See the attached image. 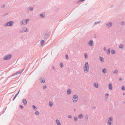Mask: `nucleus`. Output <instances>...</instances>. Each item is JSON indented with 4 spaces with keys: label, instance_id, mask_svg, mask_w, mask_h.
<instances>
[{
    "label": "nucleus",
    "instance_id": "obj_1",
    "mask_svg": "<svg viewBox=\"0 0 125 125\" xmlns=\"http://www.w3.org/2000/svg\"><path fill=\"white\" fill-rule=\"evenodd\" d=\"M83 70L85 73H87L89 70V68L88 63L87 62H86L83 66Z\"/></svg>",
    "mask_w": 125,
    "mask_h": 125
},
{
    "label": "nucleus",
    "instance_id": "obj_2",
    "mask_svg": "<svg viewBox=\"0 0 125 125\" xmlns=\"http://www.w3.org/2000/svg\"><path fill=\"white\" fill-rule=\"evenodd\" d=\"M78 96L76 94H75L73 95L72 100L73 102L75 103L78 100Z\"/></svg>",
    "mask_w": 125,
    "mask_h": 125
},
{
    "label": "nucleus",
    "instance_id": "obj_3",
    "mask_svg": "<svg viewBox=\"0 0 125 125\" xmlns=\"http://www.w3.org/2000/svg\"><path fill=\"white\" fill-rule=\"evenodd\" d=\"M50 36V35L49 33L48 32H46L43 36V39L45 40H46L49 38Z\"/></svg>",
    "mask_w": 125,
    "mask_h": 125
},
{
    "label": "nucleus",
    "instance_id": "obj_4",
    "mask_svg": "<svg viewBox=\"0 0 125 125\" xmlns=\"http://www.w3.org/2000/svg\"><path fill=\"white\" fill-rule=\"evenodd\" d=\"M13 23V22L12 21H10L9 22H7L4 25V26L6 27L7 26H11Z\"/></svg>",
    "mask_w": 125,
    "mask_h": 125
},
{
    "label": "nucleus",
    "instance_id": "obj_5",
    "mask_svg": "<svg viewBox=\"0 0 125 125\" xmlns=\"http://www.w3.org/2000/svg\"><path fill=\"white\" fill-rule=\"evenodd\" d=\"M11 57L12 55L11 54L7 55L3 59L5 60H9L11 58Z\"/></svg>",
    "mask_w": 125,
    "mask_h": 125
},
{
    "label": "nucleus",
    "instance_id": "obj_6",
    "mask_svg": "<svg viewBox=\"0 0 125 125\" xmlns=\"http://www.w3.org/2000/svg\"><path fill=\"white\" fill-rule=\"evenodd\" d=\"M106 27L109 29L112 26V23L111 22H106L105 23Z\"/></svg>",
    "mask_w": 125,
    "mask_h": 125
},
{
    "label": "nucleus",
    "instance_id": "obj_7",
    "mask_svg": "<svg viewBox=\"0 0 125 125\" xmlns=\"http://www.w3.org/2000/svg\"><path fill=\"white\" fill-rule=\"evenodd\" d=\"M113 120L112 117H110L108 119L107 124L108 125H111L113 122Z\"/></svg>",
    "mask_w": 125,
    "mask_h": 125
},
{
    "label": "nucleus",
    "instance_id": "obj_8",
    "mask_svg": "<svg viewBox=\"0 0 125 125\" xmlns=\"http://www.w3.org/2000/svg\"><path fill=\"white\" fill-rule=\"evenodd\" d=\"M24 69H23L22 71H18L16 72L14 74H12V76L15 75H16L17 74H19L21 73Z\"/></svg>",
    "mask_w": 125,
    "mask_h": 125
},
{
    "label": "nucleus",
    "instance_id": "obj_9",
    "mask_svg": "<svg viewBox=\"0 0 125 125\" xmlns=\"http://www.w3.org/2000/svg\"><path fill=\"white\" fill-rule=\"evenodd\" d=\"M40 81L42 83H44L45 82L44 79L43 78H41L40 80Z\"/></svg>",
    "mask_w": 125,
    "mask_h": 125
},
{
    "label": "nucleus",
    "instance_id": "obj_10",
    "mask_svg": "<svg viewBox=\"0 0 125 125\" xmlns=\"http://www.w3.org/2000/svg\"><path fill=\"white\" fill-rule=\"evenodd\" d=\"M93 41L91 40L90 41L88 42V44L90 46H92L93 45Z\"/></svg>",
    "mask_w": 125,
    "mask_h": 125
},
{
    "label": "nucleus",
    "instance_id": "obj_11",
    "mask_svg": "<svg viewBox=\"0 0 125 125\" xmlns=\"http://www.w3.org/2000/svg\"><path fill=\"white\" fill-rule=\"evenodd\" d=\"M22 103L24 105H25L27 104V101L25 99H24L22 101Z\"/></svg>",
    "mask_w": 125,
    "mask_h": 125
},
{
    "label": "nucleus",
    "instance_id": "obj_12",
    "mask_svg": "<svg viewBox=\"0 0 125 125\" xmlns=\"http://www.w3.org/2000/svg\"><path fill=\"white\" fill-rule=\"evenodd\" d=\"M21 25H25L26 24V23L25 21L24 20H23L21 21Z\"/></svg>",
    "mask_w": 125,
    "mask_h": 125
},
{
    "label": "nucleus",
    "instance_id": "obj_13",
    "mask_svg": "<svg viewBox=\"0 0 125 125\" xmlns=\"http://www.w3.org/2000/svg\"><path fill=\"white\" fill-rule=\"evenodd\" d=\"M94 86L96 88H98V83H94Z\"/></svg>",
    "mask_w": 125,
    "mask_h": 125
},
{
    "label": "nucleus",
    "instance_id": "obj_14",
    "mask_svg": "<svg viewBox=\"0 0 125 125\" xmlns=\"http://www.w3.org/2000/svg\"><path fill=\"white\" fill-rule=\"evenodd\" d=\"M109 90H112V86L111 83H110L109 84Z\"/></svg>",
    "mask_w": 125,
    "mask_h": 125
},
{
    "label": "nucleus",
    "instance_id": "obj_15",
    "mask_svg": "<svg viewBox=\"0 0 125 125\" xmlns=\"http://www.w3.org/2000/svg\"><path fill=\"white\" fill-rule=\"evenodd\" d=\"M55 121L57 125H61L60 122L58 119H56Z\"/></svg>",
    "mask_w": 125,
    "mask_h": 125
},
{
    "label": "nucleus",
    "instance_id": "obj_16",
    "mask_svg": "<svg viewBox=\"0 0 125 125\" xmlns=\"http://www.w3.org/2000/svg\"><path fill=\"white\" fill-rule=\"evenodd\" d=\"M45 43V41L43 40H42L41 41V44L42 46H43Z\"/></svg>",
    "mask_w": 125,
    "mask_h": 125
},
{
    "label": "nucleus",
    "instance_id": "obj_17",
    "mask_svg": "<svg viewBox=\"0 0 125 125\" xmlns=\"http://www.w3.org/2000/svg\"><path fill=\"white\" fill-rule=\"evenodd\" d=\"M78 117L80 119H82L83 118V116L82 114H80L78 116Z\"/></svg>",
    "mask_w": 125,
    "mask_h": 125
},
{
    "label": "nucleus",
    "instance_id": "obj_18",
    "mask_svg": "<svg viewBox=\"0 0 125 125\" xmlns=\"http://www.w3.org/2000/svg\"><path fill=\"white\" fill-rule=\"evenodd\" d=\"M22 30L24 32H26L27 31L28 29L25 27L23 28Z\"/></svg>",
    "mask_w": 125,
    "mask_h": 125
},
{
    "label": "nucleus",
    "instance_id": "obj_19",
    "mask_svg": "<svg viewBox=\"0 0 125 125\" xmlns=\"http://www.w3.org/2000/svg\"><path fill=\"white\" fill-rule=\"evenodd\" d=\"M68 94H70L71 93V91L70 89H69L67 90V92Z\"/></svg>",
    "mask_w": 125,
    "mask_h": 125
},
{
    "label": "nucleus",
    "instance_id": "obj_20",
    "mask_svg": "<svg viewBox=\"0 0 125 125\" xmlns=\"http://www.w3.org/2000/svg\"><path fill=\"white\" fill-rule=\"evenodd\" d=\"M106 69L105 68H104L102 69V71L103 73H106L107 72H106Z\"/></svg>",
    "mask_w": 125,
    "mask_h": 125
},
{
    "label": "nucleus",
    "instance_id": "obj_21",
    "mask_svg": "<svg viewBox=\"0 0 125 125\" xmlns=\"http://www.w3.org/2000/svg\"><path fill=\"white\" fill-rule=\"evenodd\" d=\"M100 60L102 62H104V60L103 59L102 57L101 56L99 58Z\"/></svg>",
    "mask_w": 125,
    "mask_h": 125
},
{
    "label": "nucleus",
    "instance_id": "obj_22",
    "mask_svg": "<svg viewBox=\"0 0 125 125\" xmlns=\"http://www.w3.org/2000/svg\"><path fill=\"white\" fill-rule=\"evenodd\" d=\"M49 105L50 107H51L52 106L53 104L52 102L51 101H49Z\"/></svg>",
    "mask_w": 125,
    "mask_h": 125
},
{
    "label": "nucleus",
    "instance_id": "obj_23",
    "mask_svg": "<svg viewBox=\"0 0 125 125\" xmlns=\"http://www.w3.org/2000/svg\"><path fill=\"white\" fill-rule=\"evenodd\" d=\"M121 25H125V22L123 21H121L120 22Z\"/></svg>",
    "mask_w": 125,
    "mask_h": 125
},
{
    "label": "nucleus",
    "instance_id": "obj_24",
    "mask_svg": "<svg viewBox=\"0 0 125 125\" xmlns=\"http://www.w3.org/2000/svg\"><path fill=\"white\" fill-rule=\"evenodd\" d=\"M111 52L112 54H114L115 53V51L113 49L111 50Z\"/></svg>",
    "mask_w": 125,
    "mask_h": 125
},
{
    "label": "nucleus",
    "instance_id": "obj_25",
    "mask_svg": "<svg viewBox=\"0 0 125 125\" xmlns=\"http://www.w3.org/2000/svg\"><path fill=\"white\" fill-rule=\"evenodd\" d=\"M40 16L42 18H44L45 16L44 15L42 14H40Z\"/></svg>",
    "mask_w": 125,
    "mask_h": 125
},
{
    "label": "nucleus",
    "instance_id": "obj_26",
    "mask_svg": "<svg viewBox=\"0 0 125 125\" xmlns=\"http://www.w3.org/2000/svg\"><path fill=\"white\" fill-rule=\"evenodd\" d=\"M107 53L108 55H109L110 53V49H109L107 50Z\"/></svg>",
    "mask_w": 125,
    "mask_h": 125
},
{
    "label": "nucleus",
    "instance_id": "obj_27",
    "mask_svg": "<svg viewBox=\"0 0 125 125\" xmlns=\"http://www.w3.org/2000/svg\"><path fill=\"white\" fill-rule=\"evenodd\" d=\"M25 21L26 23L27 24L29 21V19H26Z\"/></svg>",
    "mask_w": 125,
    "mask_h": 125
},
{
    "label": "nucleus",
    "instance_id": "obj_28",
    "mask_svg": "<svg viewBox=\"0 0 125 125\" xmlns=\"http://www.w3.org/2000/svg\"><path fill=\"white\" fill-rule=\"evenodd\" d=\"M32 107H33V109L35 110H36L37 109V108L34 105H33L32 106Z\"/></svg>",
    "mask_w": 125,
    "mask_h": 125
},
{
    "label": "nucleus",
    "instance_id": "obj_29",
    "mask_svg": "<svg viewBox=\"0 0 125 125\" xmlns=\"http://www.w3.org/2000/svg\"><path fill=\"white\" fill-rule=\"evenodd\" d=\"M35 114L36 115H39L40 113L38 111H37L36 112Z\"/></svg>",
    "mask_w": 125,
    "mask_h": 125
},
{
    "label": "nucleus",
    "instance_id": "obj_30",
    "mask_svg": "<svg viewBox=\"0 0 125 125\" xmlns=\"http://www.w3.org/2000/svg\"><path fill=\"white\" fill-rule=\"evenodd\" d=\"M31 11H32L33 10V8L32 7H29L28 8Z\"/></svg>",
    "mask_w": 125,
    "mask_h": 125
},
{
    "label": "nucleus",
    "instance_id": "obj_31",
    "mask_svg": "<svg viewBox=\"0 0 125 125\" xmlns=\"http://www.w3.org/2000/svg\"><path fill=\"white\" fill-rule=\"evenodd\" d=\"M78 118L76 116H75L74 117V120L75 121H77V120Z\"/></svg>",
    "mask_w": 125,
    "mask_h": 125
},
{
    "label": "nucleus",
    "instance_id": "obj_32",
    "mask_svg": "<svg viewBox=\"0 0 125 125\" xmlns=\"http://www.w3.org/2000/svg\"><path fill=\"white\" fill-rule=\"evenodd\" d=\"M113 73L114 74H117L118 73V71L117 70H116Z\"/></svg>",
    "mask_w": 125,
    "mask_h": 125
},
{
    "label": "nucleus",
    "instance_id": "obj_33",
    "mask_svg": "<svg viewBox=\"0 0 125 125\" xmlns=\"http://www.w3.org/2000/svg\"><path fill=\"white\" fill-rule=\"evenodd\" d=\"M123 45L122 44H121L119 46V48L120 49H122L123 47Z\"/></svg>",
    "mask_w": 125,
    "mask_h": 125
},
{
    "label": "nucleus",
    "instance_id": "obj_34",
    "mask_svg": "<svg viewBox=\"0 0 125 125\" xmlns=\"http://www.w3.org/2000/svg\"><path fill=\"white\" fill-rule=\"evenodd\" d=\"M63 66V64L61 62L60 63V66L61 68H62Z\"/></svg>",
    "mask_w": 125,
    "mask_h": 125
},
{
    "label": "nucleus",
    "instance_id": "obj_35",
    "mask_svg": "<svg viewBox=\"0 0 125 125\" xmlns=\"http://www.w3.org/2000/svg\"><path fill=\"white\" fill-rule=\"evenodd\" d=\"M84 56L85 58L86 59L87 58V55L86 53H84Z\"/></svg>",
    "mask_w": 125,
    "mask_h": 125
},
{
    "label": "nucleus",
    "instance_id": "obj_36",
    "mask_svg": "<svg viewBox=\"0 0 125 125\" xmlns=\"http://www.w3.org/2000/svg\"><path fill=\"white\" fill-rule=\"evenodd\" d=\"M85 118L86 121H87L88 119V117L87 115H86L85 116Z\"/></svg>",
    "mask_w": 125,
    "mask_h": 125
},
{
    "label": "nucleus",
    "instance_id": "obj_37",
    "mask_svg": "<svg viewBox=\"0 0 125 125\" xmlns=\"http://www.w3.org/2000/svg\"><path fill=\"white\" fill-rule=\"evenodd\" d=\"M20 90H19L18 92L17 93V94L15 95V97H16L17 96V95H18V94H19V92H20Z\"/></svg>",
    "mask_w": 125,
    "mask_h": 125
},
{
    "label": "nucleus",
    "instance_id": "obj_38",
    "mask_svg": "<svg viewBox=\"0 0 125 125\" xmlns=\"http://www.w3.org/2000/svg\"><path fill=\"white\" fill-rule=\"evenodd\" d=\"M101 22V21H98L97 22H95L94 23V24H95V25H96V24L99 23H100Z\"/></svg>",
    "mask_w": 125,
    "mask_h": 125
},
{
    "label": "nucleus",
    "instance_id": "obj_39",
    "mask_svg": "<svg viewBox=\"0 0 125 125\" xmlns=\"http://www.w3.org/2000/svg\"><path fill=\"white\" fill-rule=\"evenodd\" d=\"M122 89L123 90H125V88L123 85H122Z\"/></svg>",
    "mask_w": 125,
    "mask_h": 125
},
{
    "label": "nucleus",
    "instance_id": "obj_40",
    "mask_svg": "<svg viewBox=\"0 0 125 125\" xmlns=\"http://www.w3.org/2000/svg\"><path fill=\"white\" fill-rule=\"evenodd\" d=\"M65 57L66 59H67V60L69 58H68V56L66 54L65 55Z\"/></svg>",
    "mask_w": 125,
    "mask_h": 125
},
{
    "label": "nucleus",
    "instance_id": "obj_41",
    "mask_svg": "<svg viewBox=\"0 0 125 125\" xmlns=\"http://www.w3.org/2000/svg\"><path fill=\"white\" fill-rule=\"evenodd\" d=\"M5 6V5H3L1 6V8H4Z\"/></svg>",
    "mask_w": 125,
    "mask_h": 125
},
{
    "label": "nucleus",
    "instance_id": "obj_42",
    "mask_svg": "<svg viewBox=\"0 0 125 125\" xmlns=\"http://www.w3.org/2000/svg\"><path fill=\"white\" fill-rule=\"evenodd\" d=\"M108 95H109L108 94H106L105 95V96L107 98L108 97Z\"/></svg>",
    "mask_w": 125,
    "mask_h": 125
},
{
    "label": "nucleus",
    "instance_id": "obj_43",
    "mask_svg": "<svg viewBox=\"0 0 125 125\" xmlns=\"http://www.w3.org/2000/svg\"><path fill=\"white\" fill-rule=\"evenodd\" d=\"M122 77H120L119 79H118V81H122Z\"/></svg>",
    "mask_w": 125,
    "mask_h": 125
},
{
    "label": "nucleus",
    "instance_id": "obj_44",
    "mask_svg": "<svg viewBox=\"0 0 125 125\" xmlns=\"http://www.w3.org/2000/svg\"><path fill=\"white\" fill-rule=\"evenodd\" d=\"M46 88L47 86L46 85L44 86L43 87V89H45Z\"/></svg>",
    "mask_w": 125,
    "mask_h": 125
},
{
    "label": "nucleus",
    "instance_id": "obj_45",
    "mask_svg": "<svg viewBox=\"0 0 125 125\" xmlns=\"http://www.w3.org/2000/svg\"><path fill=\"white\" fill-rule=\"evenodd\" d=\"M68 117L69 118H72V117L71 115H68Z\"/></svg>",
    "mask_w": 125,
    "mask_h": 125
},
{
    "label": "nucleus",
    "instance_id": "obj_46",
    "mask_svg": "<svg viewBox=\"0 0 125 125\" xmlns=\"http://www.w3.org/2000/svg\"><path fill=\"white\" fill-rule=\"evenodd\" d=\"M52 68L55 71H56V69L54 68V67L53 66H52Z\"/></svg>",
    "mask_w": 125,
    "mask_h": 125
},
{
    "label": "nucleus",
    "instance_id": "obj_47",
    "mask_svg": "<svg viewBox=\"0 0 125 125\" xmlns=\"http://www.w3.org/2000/svg\"><path fill=\"white\" fill-rule=\"evenodd\" d=\"M8 14V13H5V14H3V16H5V15H7Z\"/></svg>",
    "mask_w": 125,
    "mask_h": 125
},
{
    "label": "nucleus",
    "instance_id": "obj_48",
    "mask_svg": "<svg viewBox=\"0 0 125 125\" xmlns=\"http://www.w3.org/2000/svg\"><path fill=\"white\" fill-rule=\"evenodd\" d=\"M84 0H79V2H82V1H84Z\"/></svg>",
    "mask_w": 125,
    "mask_h": 125
},
{
    "label": "nucleus",
    "instance_id": "obj_49",
    "mask_svg": "<svg viewBox=\"0 0 125 125\" xmlns=\"http://www.w3.org/2000/svg\"><path fill=\"white\" fill-rule=\"evenodd\" d=\"M20 106L21 109L23 108V106L21 105H20Z\"/></svg>",
    "mask_w": 125,
    "mask_h": 125
},
{
    "label": "nucleus",
    "instance_id": "obj_50",
    "mask_svg": "<svg viewBox=\"0 0 125 125\" xmlns=\"http://www.w3.org/2000/svg\"><path fill=\"white\" fill-rule=\"evenodd\" d=\"M104 51H106V48H105V47H104Z\"/></svg>",
    "mask_w": 125,
    "mask_h": 125
},
{
    "label": "nucleus",
    "instance_id": "obj_51",
    "mask_svg": "<svg viewBox=\"0 0 125 125\" xmlns=\"http://www.w3.org/2000/svg\"><path fill=\"white\" fill-rule=\"evenodd\" d=\"M23 30H21V31H20V33H21L22 32H23Z\"/></svg>",
    "mask_w": 125,
    "mask_h": 125
},
{
    "label": "nucleus",
    "instance_id": "obj_52",
    "mask_svg": "<svg viewBox=\"0 0 125 125\" xmlns=\"http://www.w3.org/2000/svg\"><path fill=\"white\" fill-rule=\"evenodd\" d=\"M16 97H14V98H13V101L14 99H15V98H16Z\"/></svg>",
    "mask_w": 125,
    "mask_h": 125
},
{
    "label": "nucleus",
    "instance_id": "obj_53",
    "mask_svg": "<svg viewBox=\"0 0 125 125\" xmlns=\"http://www.w3.org/2000/svg\"><path fill=\"white\" fill-rule=\"evenodd\" d=\"M96 107H93V108H94V109H95L96 108Z\"/></svg>",
    "mask_w": 125,
    "mask_h": 125
},
{
    "label": "nucleus",
    "instance_id": "obj_54",
    "mask_svg": "<svg viewBox=\"0 0 125 125\" xmlns=\"http://www.w3.org/2000/svg\"><path fill=\"white\" fill-rule=\"evenodd\" d=\"M123 95H125V93H124L123 94Z\"/></svg>",
    "mask_w": 125,
    "mask_h": 125
},
{
    "label": "nucleus",
    "instance_id": "obj_55",
    "mask_svg": "<svg viewBox=\"0 0 125 125\" xmlns=\"http://www.w3.org/2000/svg\"><path fill=\"white\" fill-rule=\"evenodd\" d=\"M6 108H7V107H6V108H5V110H6Z\"/></svg>",
    "mask_w": 125,
    "mask_h": 125
},
{
    "label": "nucleus",
    "instance_id": "obj_56",
    "mask_svg": "<svg viewBox=\"0 0 125 125\" xmlns=\"http://www.w3.org/2000/svg\"><path fill=\"white\" fill-rule=\"evenodd\" d=\"M112 7H113V6H112Z\"/></svg>",
    "mask_w": 125,
    "mask_h": 125
},
{
    "label": "nucleus",
    "instance_id": "obj_57",
    "mask_svg": "<svg viewBox=\"0 0 125 125\" xmlns=\"http://www.w3.org/2000/svg\"><path fill=\"white\" fill-rule=\"evenodd\" d=\"M13 95H12V96H13Z\"/></svg>",
    "mask_w": 125,
    "mask_h": 125
},
{
    "label": "nucleus",
    "instance_id": "obj_58",
    "mask_svg": "<svg viewBox=\"0 0 125 125\" xmlns=\"http://www.w3.org/2000/svg\"><path fill=\"white\" fill-rule=\"evenodd\" d=\"M74 110L75 111V109H74Z\"/></svg>",
    "mask_w": 125,
    "mask_h": 125
}]
</instances>
